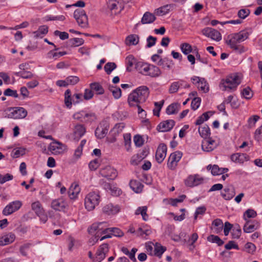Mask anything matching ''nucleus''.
I'll return each mask as SVG.
<instances>
[{
    "label": "nucleus",
    "mask_w": 262,
    "mask_h": 262,
    "mask_svg": "<svg viewBox=\"0 0 262 262\" xmlns=\"http://www.w3.org/2000/svg\"><path fill=\"white\" fill-rule=\"evenodd\" d=\"M250 34L247 30L230 34L226 40V44L236 53L242 54L248 51V48L240 44L248 38Z\"/></svg>",
    "instance_id": "1"
},
{
    "label": "nucleus",
    "mask_w": 262,
    "mask_h": 262,
    "mask_svg": "<svg viewBox=\"0 0 262 262\" xmlns=\"http://www.w3.org/2000/svg\"><path fill=\"white\" fill-rule=\"evenodd\" d=\"M149 92L147 86L142 85L133 91L128 97V103L130 106H135L146 100Z\"/></svg>",
    "instance_id": "2"
},
{
    "label": "nucleus",
    "mask_w": 262,
    "mask_h": 262,
    "mask_svg": "<svg viewBox=\"0 0 262 262\" xmlns=\"http://www.w3.org/2000/svg\"><path fill=\"white\" fill-rule=\"evenodd\" d=\"M241 82L239 77L236 74H233L227 76L225 79H222L220 86L223 87V91H226L227 89L234 91Z\"/></svg>",
    "instance_id": "3"
},
{
    "label": "nucleus",
    "mask_w": 262,
    "mask_h": 262,
    "mask_svg": "<svg viewBox=\"0 0 262 262\" xmlns=\"http://www.w3.org/2000/svg\"><path fill=\"white\" fill-rule=\"evenodd\" d=\"M28 114L27 110L22 107H14L5 111L4 117L13 119L25 118Z\"/></svg>",
    "instance_id": "4"
},
{
    "label": "nucleus",
    "mask_w": 262,
    "mask_h": 262,
    "mask_svg": "<svg viewBox=\"0 0 262 262\" xmlns=\"http://www.w3.org/2000/svg\"><path fill=\"white\" fill-rule=\"evenodd\" d=\"M100 201V195L96 192H91L88 193L84 200L85 208L88 211L93 210L97 206Z\"/></svg>",
    "instance_id": "5"
},
{
    "label": "nucleus",
    "mask_w": 262,
    "mask_h": 262,
    "mask_svg": "<svg viewBox=\"0 0 262 262\" xmlns=\"http://www.w3.org/2000/svg\"><path fill=\"white\" fill-rule=\"evenodd\" d=\"M74 17L78 24L82 28H86L88 26V19L85 11L77 9L74 13Z\"/></svg>",
    "instance_id": "6"
},
{
    "label": "nucleus",
    "mask_w": 262,
    "mask_h": 262,
    "mask_svg": "<svg viewBox=\"0 0 262 262\" xmlns=\"http://www.w3.org/2000/svg\"><path fill=\"white\" fill-rule=\"evenodd\" d=\"M182 156V152L179 151L171 154L167 162V167L168 168L172 170H174L177 166L178 162L181 159Z\"/></svg>",
    "instance_id": "7"
},
{
    "label": "nucleus",
    "mask_w": 262,
    "mask_h": 262,
    "mask_svg": "<svg viewBox=\"0 0 262 262\" xmlns=\"http://www.w3.org/2000/svg\"><path fill=\"white\" fill-rule=\"evenodd\" d=\"M192 82L197 86L199 90L203 91L204 93H207L209 91L208 84L204 78L198 76H193L191 78Z\"/></svg>",
    "instance_id": "8"
},
{
    "label": "nucleus",
    "mask_w": 262,
    "mask_h": 262,
    "mask_svg": "<svg viewBox=\"0 0 262 262\" xmlns=\"http://www.w3.org/2000/svg\"><path fill=\"white\" fill-rule=\"evenodd\" d=\"M202 34L212 40L219 41L222 39L221 34L217 30L210 27H206L202 31Z\"/></svg>",
    "instance_id": "9"
},
{
    "label": "nucleus",
    "mask_w": 262,
    "mask_h": 262,
    "mask_svg": "<svg viewBox=\"0 0 262 262\" xmlns=\"http://www.w3.org/2000/svg\"><path fill=\"white\" fill-rule=\"evenodd\" d=\"M103 234L105 235L102 236L100 241H103L104 239L112 237V235L117 237H122L124 234L123 232L118 228H106L103 231Z\"/></svg>",
    "instance_id": "10"
},
{
    "label": "nucleus",
    "mask_w": 262,
    "mask_h": 262,
    "mask_svg": "<svg viewBox=\"0 0 262 262\" xmlns=\"http://www.w3.org/2000/svg\"><path fill=\"white\" fill-rule=\"evenodd\" d=\"M22 206L19 201H15L10 203L3 209V213L4 215H9L18 210Z\"/></svg>",
    "instance_id": "11"
},
{
    "label": "nucleus",
    "mask_w": 262,
    "mask_h": 262,
    "mask_svg": "<svg viewBox=\"0 0 262 262\" xmlns=\"http://www.w3.org/2000/svg\"><path fill=\"white\" fill-rule=\"evenodd\" d=\"M68 207L67 202L62 198L55 199L51 203V207L56 211L64 212Z\"/></svg>",
    "instance_id": "12"
},
{
    "label": "nucleus",
    "mask_w": 262,
    "mask_h": 262,
    "mask_svg": "<svg viewBox=\"0 0 262 262\" xmlns=\"http://www.w3.org/2000/svg\"><path fill=\"white\" fill-rule=\"evenodd\" d=\"M108 252V245L107 244H102L98 249L93 262H101L106 257Z\"/></svg>",
    "instance_id": "13"
},
{
    "label": "nucleus",
    "mask_w": 262,
    "mask_h": 262,
    "mask_svg": "<svg viewBox=\"0 0 262 262\" xmlns=\"http://www.w3.org/2000/svg\"><path fill=\"white\" fill-rule=\"evenodd\" d=\"M100 174L108 180H114L117 176V172L116 169L110 166H107L100 170Z\"/></svg>",
    "instance_id": "14"
},
{
    "label": "nucleus",
    "mask_w": 262,
    "mask_h": 262,
    "mask_svg": "<svg viewBox=\"0 0 262 262\" xmlns=\"http://www.w3.org/2000/svg\"><path fill=\"white\" fill-rule=\"evenodd\" d=\"M167 146L164 143L160 144L156 151V159L158 163H161L166 157Z\"/></svg>",
    "instance_id": "15"
},
{
    "label": "nucleus",
    "mask_w": 262,
    "mask_h": 262,
    "mask_svg": "<svg viewBox=\"0 0 262 262\" xmlns=\"http://www.w3.org/2000/svg\"><path fill=\"white\" fill-rule=\"evenodd\" d=\"M49 150L54 155L62 154L66 150V146L60 142H54L50 144Z\"/></svg>",
    "instance_id": "16"
},
{
    "label": "nucleus",
    "mask_w": 262,
    "mask_h": 262,
    "mask_svg": "<svg viewBox=\"0 0 262 262\" xmlns=\"http://www.w3.org/2000/svg\"><path fill=\"white\" fill-rule=\"evenodd\" d=\"M175 124L173 120H167L161 122L157 126V129L159 132H166L170 130Z\"/></svg>",
    "instance_id": "17"
},
{
    "label": "nucleus",
    "mask_w": 262,
    "mask_h": 262,
    "mask_svg": "<svg viewBox=\"0 0 262 262\" xmlns=\"http://www.w3.org/2000/svg\"><path fill=\"white\" fill-rule=\"evenodd\" d=\"M85 126L80 124H77L73 129V138L75 140L78 141L85 133Z\"/></svg>",
    "instance_id": "18"
},
{
    "label": "nucleus",
    "mask_w": 262,
    "mask_h": 262,
    "mask_svg": "<svg viewBox=\"0 0 262 262\" xmlns=\"http://www.w3.org/2000/svg\"><path fill=\"white\" fill-rule=\"evenodd\" d=\"M259 227V223L256 221H247L243 227V230L246 233H251L257 229Z\"/></svg>",
    "instance_id": "19"
},
{
    "label": "nucleus",
    "mask_w": 262,
    "mask_h": 262,
    "mask_svg": "<svg viewBox=\"0 0 262 262\" xmlns=\"http://www.w3.org/2000/svg\"><path fill=\"white\" fill-rule=\"evenodd\" d=\"M231 160L236 163L243 164L245 161L249 160V157L246 154L235 153L230 157Z\"/></svg>",
    "instance_id": "20"
},
{
    "label": "nucleus",
    "mask_w": 262,
    "mask_h": 262,
    "mask_svg": "<svg viewBox=\"0 0 262 262\" xmlns=\"http://www.w3.org/2000/svg\"><path fill=\"white\" fill-rule=\"evenodd\" d=\"M215 147L216 144L215 141L211 138H206L202 141V148L204 151L207 152L211 151L213 150Z\"/></svg>",
    "instance_id": "21"
},
{
    "label": "nucleus",
    "mask_w": 262,
    "mask_h": 262,
    "mask_svg": "<svg viewBox=\"0 0 262 262\" xmlns=\"http://www.w3.org/2000/svg\"><path fill=\"white\" fill-rule=\"evenodd\" d=\"M235 194V189L233 186H228L225 188L221 192V195L226 200H230L232 199Z\"/></svg>",
    "instance_id": "22"
},
{
    "label": "nucleus",
    "mask_w": 262,
    "mask_h": 262,
    "mask_svg": "<svg viewBox=\"0 0 262 262\" xmlns=\"http://www.w3.org/2000/svg\"><path fill=\"white\" fill-rule=\"evenodd\" d=\"M15 239V235L10 232L0 237V246H5L12 243Z\"/></svg>",
    "instance_id": "23"
},
{
    "label": "nucleus",
    "mask_w": 262,
    "mask_h": 262,
    "mask_svg": "<svg viewBox=\"0 0 262 262\" xmlns=\"http://www.w3.org/2000/svg\"><path fill=\"white\" fill-rule=\"evenodd\" d=\"M203 179L198 175L189 176L185 182L186 185L189 187L197 186L202 183Z\"/></svg>",
    "instance_id": "24"
},
{
    "label": "nucleus",
    "mask_w": 262,
    "mask_h": 262,
    "mask_svg": "<svg viewBox=\"0 0 262 262\" xmlns=\"http://www.w3.org/2000/svg\"><path fill=\"white\" fill-rule=\"evenodd\" d=\"M120 211V208L118 205H114L112 204L106 205L103 208V211L107 215H114Z\"/></svg>",
    "instance_id": "25"
},
{
    "label": "nucleus",
    "mask_w": 262,
    "mask_h": 262,
    "mask_svg": "<svg viewBox=\"0 0 262 262\" xmlns=\"http://www.w3.org/2000/svg\"><path fill=\"white\" fill-rule=\"evenodd\" d=\"M157 64L161 66L162 68L167 70H170L172 68L174 63L171 59L168 58H161L158 62Z\"/></svg>",
    "instance_id": "26"
},
{
    "label": "nucleus",
    "mask_w": 262,
    "mask_h": 262,
    "mask_svg": "<svg viewBox=\"0 0 262 262\" xmlns=\"http://www.w3.org/2000/svg\"><path fill=\"white\" fill-rule=\"evenodd\" d=\"M151 233V230L150 228L146 225L140 227L136 232V234L139 236H142L146 238V236L149 235Z\"/></svg>",
    "instance_id": "27"
},
{
    "label": "nucleus",
    "mask_w": 262,
    "mask_h": 262,
    "mask_svg": "<svg viewBox=\"0 0 262 262\" xmlns=\"http://www.w3.org/2000/svg\"><path fill=\"white\" fill-rule=\"evenodd\" d=\"M156 19L155 15L149 12H146L141 19V22L142 24H151Z\"/></svg>",
    "instance_id": "28"
},
{
    "label": "nucleus",
    "mask_w": 262,
    "mask_h": 262,
    "mask_svg": "<svg viewBox=\"0 0 262 262\" xmlns=\"http://www.w3.org/2000/svg\"><path fill=\"white\" fill-rule=\"evenodd\" d=\"M223 223L221 219H216L212 223V230L215 233H219L223 230Z\"/></svg>",
    "instance_id": "29"
},
{
    "label": "nucleus",
    "mask_w": 262,
    "mask_h": 262,
    "mask_svg": "<svg viewBox=\"0 0 262 262\" xmlns=\"http://www.w3.org/2000/svg\"><path fill=\"white\" fill-rule=\"evenodd\" d=\"M108 128L107 126H98L95 130V135L99 139L103 138L108 132Z\"/></svg>",
    "instance_id": "30"
},
{
    "label": "nucleus",
    "mask_w": 262,
    "mask_h": 262,
    "mask_svg": "<svg viewBox=\"0 0 262 262\" xmlns=\"http://www.w3.org/2000/svg\"><path fill=\"white\" fill-rule=\"evenodd\" d=\"M124 9V6L122 2L115 1L110 4V9L112 13H119Z\"/></svg>",
    "instance_id": "31"
},
{
    "label": "nucleus",
    "mask_w": 262,
    "mask_h": 262,
    "mask_svg": "<svg viewBox=\"0 0 262 262\" xmlns=\"http://www.w3.org/2000/svg\"><path fill=\"white\" fill-rule=\"evenodd\" d=\"M84 40L80 38H73L69 39L67 42V47H76L84 43Z\"/></svg>",
    "instance_id": "32"
},
{
    "label": "nucleus",
    "mask_w": 262,
    "mask_h": 262,
    "mask_svg": "<svg viewBox=\"0 0 262 262\" xmlns=\"http://www.w3.org/2000/svg\"><path fill=\"white\" fill-rule=\"evenodd\" d=\"M173 7L172 4L166 5L155 10V13L159 16H162L167 14L170 9Z\"/></svg>",
    "instance_id": "33"
},
{
    "label": "nucleus",
    "mask_w": 262,
    "mask_h": 262,
    "mask_svg": "<svg viewBox=\"0 0 262 262\" xmlns=\"http://www.w3.org/2000/svg\"><path fill=\"white\" fill-rule=\"evenodd\" d=\"M150 64L141 62L136 63V69L142 74L147 75Z\"/></svg>",
    "instance_id": "34"
},
{
    "label": "nucleus",
    "mask_w": 262,
    "mask_h": 262,
    "mask_svg": "<svg viewBox=\"0 0 262 262\" xmlns=\"http://www.w3.org/2000/svg\"><path fill=\"white\" fill-rule=\"evenodd\" d=\"M104 224H106V223L99 222L94 223L90 227L88 228V231L90 234H94L95 231H97V234H98V232L102 230H103V228H100V226Z\"/></svg>",
    "instance_id": "35"
},
{
    "label": "nucleus",
    "mask_w": 262,
    "mask_h": 262,
    "mask_svg": "<svg viewBox=\"0 0 262 262\" xmlns=\"http://www.w3.org/2000/svg\"><path fill=\"white\" fill-rule=\"evenodd\" d=\"M161 74V71L158 67L150 64L147 76H149L152 77H157L160 76Z\"/></svg>",
    "instance_id": "36"
},
{
    "label": "nucleus",
    "mask_w": 262,
    "mask_h": 262,
    "mask_svg": "<svg viewBox=\"0 0 262 262\" xmlns=\"http://www.w3.org/2000/svg\"><path fill=\"white\" fill-rule=\"evenodd\" d=\"M129 185L131 189L136 193L141 192L143 187V185L137 180H130Z\"/></svg>",
    "instance_id": "37"
},
{
    "label": "nucleus",
    "mask_w": 262,
    "mask_h": 262,
    "mask_svg": "<svg viewBox=\"0 0 262 262\" xmlns=\"http://www.w3.org/2000/svg\"><path fill=\"white\" fill-rule=\"evenodd\" d=\"M180 108V104L178 103H173L167 107L166 112L168 115L177 114Z\"/></svg>",
    "instance_id": "38"
},
{
    "label": "nucleus",
    "mask_w": 262,
    "mask_h": 262,
    "mask_svg": "<svg viewBox=\"0 0 262 262\" xmlns=\"http://www.w3.org/2000/svg\"><path fill=\"white\" fill-rule=\"evenodd\" d=\"M64 104L68 108H70L72 107L73 103V96H72L71 90L69 89L67 90L64 93Z\"/></svg>",
    "instance_id": "39"
},
{
    "label": "nucleus",
    "mask_w": 262,
    "mask_h": 262,
    "mask_svg": "<svg viewBox=\"0 0 262 262\" xmlns=\"http://www.w3.org/2000/svg\"><path fill=\"white\" fill-rule=\"evenodd\" d=\"M199 132L200 136L204 139L209 137L211 134L210 128L206 124H205L202 127H200L199 128Z\"/></svg>",
    "instance_id": "40"
},
{
    "label": "nucleus",
    "mask_w": 262,
    "mask_h": 262,
    "mask_svg": "<svg viewBox=\"0 0 262 262\" xmlns=\"http://www.w3.org/2000/svg\"><path fill=\"white\" fill-rule=\"evenodd\" d=\"M139 41V37L136 34L128 35L125 39L126 44L128 46L136 45Z\"/></svg>",
    "instance_id": "41"
},
{
    "label": "nucleus",
    "mask_w": 262,
    "mask_h": 262,
    "mask_svg": "<svg viewBox=\"0 0 262 262\" xmlns=\"http://www.w3.org/2000/svg\"><path fill=\"white\" fill-rule=\"evenodd\" d=\"M213 113L211 111L203 113L200 116L195 122L196 125L202 124L204 121H207L209 118L210 116L212 115Z\"/></svg>",
    "instance_id": "42"
},
{
    "label": "nucleus",
    "mask_w": 262,
    "mask_h": 262,
    "mask_svg": "<svg viewBox=\"0 0 262 262\" xmlns=\"http://www.w3.org/2000/svg\"><path fill=\"white\" fill-rule=\"evenodd\" d=\"M90 87L92 91H95L98 95H102L104 93V90L102 85L98 82H93L90 84Z\"/></svg>",
    "instance_id": "43"
},
{
    "label": "nucleus",
    "mask_w": 262,
    "mask_h": 262,
    "mask_svg": "<svg viewBox=\"0 0 262 262\" xmlns=\"http://www.w3.org/2000/svg\"><path fill=\"white\" fill-rule=\"evenodd\" d=\"M125 61L127 65V71H130V68H132L134 65H135V68L136 69V63L138 62L137 61L136 59L133 55H129L127 56Z\"/></svg>",
    "instance_id": "44"
},
{
    "label": "nucleus",
    "mask_w": 262,
    "mask_h": 262,
    "mask_svg": "<svg viewBox=\"0 0 262 262\" xmlns=\"http://www.w3.org/2000/svg\"><path fill=\"white\" fill-rule=\"evenodd\" d=\"M48 32V28L46 26H40L38 29L34 32V37L36 38H42Z\"/></svg>",
    "instance_id": "45"
},
{
    "label": "nucleus",
    "mask_w": 262,
    "mask_h": 262,
    "mask_svg": "<svg viewBox=\"0 0 262 262\" xmlns=\"http://www.w3.org/2000/svg\"><path fill=\"white\" fill-rule=\"evenodd\" d=\"M32 209L35 212L37 216H40L44 212L41 205L39 201H36L32 204Z\"/></svg>",
    "instance_id": "46"
},
{
    "label": "nucleus",
    "mask_w": 262,
    "mask_h": 262,
    "mask_svg": "<svg viewBox=\"0 0 262 262\" xmlns=\"http://www.w3.org/2000/svg\"><path fill=\"white\" fill-rule=\"evenodd\" d=\"M147 208L146 206H142L138 207L136 210L135 214L136 215L141 214L144 221H147L148 215L146 213Z\"/></svg>",
    "instance_id": "47"
},
{
    "label": "nucleus",
    "mask_w": 262,
    "mask_h": 262,
    "mask_svg": "<svg viewBox=\"0 0 262 262\" xmlns=\"http://www.w3.org/2000/svg\"><path fill=\"white\" fill-rule=\"evenodd\" d=\"M108 90L112 93L115 99H119L121 96V90L113 85H109Z\"/></svg>",
    "instance_id": "48"
},
{
    "label": "nucleus",
    "mask_w": 262,
    "mask_h": 262,
    "mask_svg": "<svg viewBox=\"0 0 262 262\" xmlns=\"http://www.w3.org/2000/svg\"><path fill=\"white\" fill-rule=\"evenodd\" d=\"M256 212L252 209H247L243 214V219L245 221H249L248 219L254 218L256 216Z\"/></svg>",
    "instance_id": "49"
},
{
    "label": "nucleus",
    "mask_w": 262,
    "mask_h": 262,
    "mask_svg": "<svg viewBox=\"0 0 262 262\" xmlns=\"http://www.w3.org/2000/svg\"><path fill=\"white\" fill-rule=\"evenodd\" d=\"M207 241L213 243H216L219 246L223 245L224 244V242L218 236L213 234L207 237Z\"/></svg>",
    "instance_id": "50"
},
{
    "label": "nucleus",
    "mask_w": 262,
    "mask_h": 262,
    "mask_svg": "<svg viewBox=\"0 0 262 262\" xmlns=\"http://www.w3.org/2000/svg\"><path fill=\"white\" fill-rule=\"evenodd\" d=\"M25 154V149L23 147L15 148L11 152L13 158H17Z\"/></svg>",
    "instance_id": "51"
},
{
    "label": "nucleus",
    "mask_w": 262,
    "mask_h": 262,
    "mask_svg": "<svg viewBox=\"0 0 262 262\" xmlns=\"http://www.w3.org/2000/svg\"><path fill=\"white\" fill-rule=\"evenodd\" d=\"M181 82H183V81L181 80L180 81L172 82L169 86L168 90L169 93L173 94L176 93L178 91L180 86L182 85V84L180 83Z\"/></svg>",
    "instance_id": "52"
},
{
    "label": "nucleus",
    "mask_w": 262,
    "mask_h": 262,
    "mask_svg": "<svg viewBox=\"0 0 262 262\" xmlns=\"http://www.w3.org/2000/svg\"><path fill=\"white\" fill-rule=\"evenodd\" d=\"M242 96L246 99H250L253 96V92L251 89L247 86L241 91Z\"/></svg>",
    "instance_id": "53"
},
{
    "label": "nucleus",
    "mask_w": 262,
    "mask_h": 262,
    "mask_svg": "<svg viewBox=\"0 0 262 262\" xmlns=\"http://www.w3.org/2000/svg\"><path fill=\"white\" fill-rule=\"evenodd\" d=\"M242 230L239 225H235L232 228L231 234L233 238H239L241 235Z\"/></svg>",
    "instance_id": "54"
},
{
    "label": "nucleus",
    "mask_w": 262,
    "mask_h": 262,
    "mask_svg": "<svg viewBox=\"0 0 262 262\" xmlns=\"http://www.w3.org/2000/svg\"><path fill=\"white\" fill-rule=\"evenodd\" d=\"M15 75L24 79H30L33 76L31 72L28 71H20L15 73Z\"/></svg>",
    "instance_id": "55"
},
{
    "label": "nucleus",
    "mask_w": 262,
    "mask_h": 262,
    "mask_svg": "<svg viewBox=\"0 0 262 262\" xmlns=\"http://www.w3.org/2000/svg\"><path fill=\"white\" fill-rule=\"evenodd\" d=\"M84 117V119L82 120L83 123L92 122L96 119V115L93 113H88L85 112Z\"/></svg>",
    "instance_id": "56"
},
{
    "label": "nucleus",
    "mask_w": 262,
    "mask_h": 262,
    "mask_svg": "<svg viewBox=\"0 0 262 262\" xmlns=\"http://www.w3.org/2000/svg\"><path fill=\"white\" fill-rule=\"evenodd\" d=\"M116 68L117 65L115 62H108L104 66V69L106 74L110 75Z\"/></svg>",
    "instance_id": "57"
},
{
    "label": "nucleus",
    "mask_w": 262,
    "mask_h": 262,
    "mask_svg": "<svg viewBox=\"0 0 262 262\" xmlns=\"http://www.w3.org/2000/svg\"><path fill=\"white\" fill-rule=\"evenodd\" d=\"M80 192V188L79 187V185L76 183H73L70 189H69V195L71 196V195H77Z\"/></svg>",
    "instance_id": "58"
},
{
    "label": "nucleus",
    "mask_w": 262,
    "mask_h": 262,
    "mask_svg": "<svg viewBox=\"0 0 262 262\" xmlns=\"http://www.w3.org/2000/svg\"><path fill=\"white\" fill-rule=\"evenodd\" d=\"M180 48L182 52L185 55H188L189 53L192 52L191 46L188 43H183L180 46Z\"/></svg>",
    "instance_id": "59"
},
{
    "label": "nucleus",
    "mask_w": 262,
    "mask_h": 262,
    "mask_svg": "<svg viewBox=\"0 0 262 262\" xmlns=\"http://www.w3.org/2000/svg\"><path fill=\"white\" fill-rule=\"evenodd\" d=\"M144 159V157L140 154L134 155L131 159L130 164L133 165H137Z\"/></svg>",
    "instance_id": "60"
},
{
    "label": "nucleus",
    "mask_w": 262,
    "mask_h": 262,
    "mask_svg": "<svg viewBox=\"0 0 262 262\" xmlns=\"http://www.w3.org/2000/svg\"><path fill=\"white\" fill-rule=\"evenodd\" d=\"M201 99L200 97H194L191 103V107L194 111L197 110L201 104Z\"/></svg>",
    "instance_id": "61"
},
{
    "label": "nucleus",
    "mask_w": 262,
    "mask_h": 262,
    "mask_svg": "<svg viewBox=\"0 0 262 262\" xmlns=\"http://www.w3.org/2000/svg\"><path fill=\"white\" fill-rule=\"evenodd\" d=\"M4 95L6 96H11L14 98H18V95L16 90H13L10 88H8L5 90Z\"/></svg>",
    "instance_id": "62"
},
{
    "label": "nucleus",
    "mask_w": 262,
    "mask_h": 262,
    "mask_svg": "<svg viewBox=\"0 0 262 262\" xmlns=\"http://www.w3.org/2000/svg\"><path fill=\"white\" fill-rule=\"evenodd\" d=\"M31 246L32 244L29 243L23 244L19 248L20 253L24 256H26L27 255V251L31 247Z\"/></svg>",
    "instance_id": "63"
},
{
    "label": "nucleus",
    "mask_w": 262,
    "mask_h": 262,
    "mask_svg": "<svg viewBox=\"0 0 262 262\" xmlns=\"http://www.w3.org/2000/svg\"><path fill=\"white\" fill-rule=\"evenodd\" d=\"M254 139L258 142L262 141V125L255 130Z\"/></svg>",
    "instance_id": "64"
}]
</instances>
